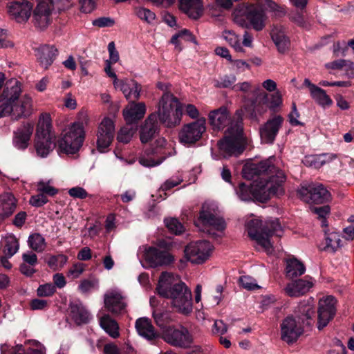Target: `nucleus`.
<instances>
[{
    "label": "nucleus",
    "mask_w": 354,
    "mask_h": 354,
    "mask_svg": "<svg viewBox=\"0 0 354 354\" xmlns=\"http://www.w3.org/2000/svg\"><path fill=\"white\" fill-rule=\"evenodd\" d=\"M208 118L214 130L221 131L227 127L224 138L217 144L221 152L240 154L248 151L249 144L243 136L241 122H232L225 107L210 111Z\"/></svg>",
    "instance_id": "f257e3e1"
},
{
    "label": "nucleus",
    "mask_w": 354,
    "mask_h": 354,
    "mask_svg": "<svg viewBox=\"0 0 354 354\" xmlns=\"http://www.w3.org/2000/svg\"><path fill=\"white\" fill-rule=\"evenodd\" d=\"M5 75L0 72V118L11 115L18 119L30 116L33 111L32 99L22 93L21 83L16 79L3 86Z\"/></svg>",
    "instance_id": "f03ea898"
},
{
    "label": "nucleus",
    "mask_w": 354,
    "mask_h": 354,
    "mask_svg": "<svg viewBox=\"0 0 354 354\" xmlns=\"http://www.w3.org/2000/svg\"><path fill=\"white\" fill-rule=\"evenodd\" d=\"M171 272H162L156 288L158 295L171 299L172 306L180 313L188 315L193 309L191 290Z\"/></svg>",
    "instance_id": "7ed1b4c3"
},
{
    "label": "nucleus",
    "mask_w": 354,
    "mask_h": 354,
    "mask_svg": "<svg viewBox=\"0 0 354 354\" xmlns=\"http://www.w3.org/2000/svg\"><path fill=\"white\" fill-rule=\"evenodd\" d=\"M242 175L245 179L253 180L254 183L264 182V187H272L274 192L279 193V195L285 193V173L268 162H260L257 164L246 162L243 167Z\"/></svg>",
    "instance_id": "20e7f679"
},
{
    "label": "nucleus",
    "mask_w": 354,
    "mask_h": 354,
    "mask_svg": "<svg viewBox=\"0 0 354 354\" xmlns=\"http://www.w3.org/2000/svg\"><path fill=\"white\" fill-rule=\"evenodd\" d=\"M264 6L256 3L241 4L233 12L234 21L243 28L250 26L256 31H261L266 26L268 16Z\"/></svg>",
    "instance_id": "39448f33"
},
{
    "label": "nucleus",
    "mask_w": 354,
    "mask_h": 354,
    "mask_svg": "<svg viewBox=\"0 0 354 354\" xmlns=\"http://www.w3.org/2000/svg\"><path fill=\"white\" fill-rule=\"evenodd\" d=\"M248 233L252 239L269 251L272 248L270 237L282 236L283 230L277 218L267 221L264 224L261 220L252 219L248 223Z\"/></svg>",
    "instance_id": "423d86ee"
},
{
    "label": "nucleus",
    "mask_w": 354,
    "mask_h": 354,
    "mask_svg": "<svg viewBox=\"0 0 354 354\" xmlns=\"http://www.w3.org/2000/svg\"><path fill=\"white\" fill-rule=\"evenodd\" d=\"M183 106L170 92L162 95L155 113L160 122L167 127H174L180 122Z\"/></svg>",
    "instance_id": "0eeeda50"
},
{
    "label": "nucleus",
    "mask_w": 354,
    "mask_h": 354,
    "mask_svg": "<svg viewBox=\"0 0 354 354\" xmlns=\"http://www.w3.org/2000/svg\"><path fill=\"white\" fill-rule=\"evenodd\" d=\"M85 132L83 124L74 122L65 129L58 141L59 153L73 155L79 151L84 140Z\"/></svg>",
    "instance_id": "6e6552de"
},
{
    "label": "nucleus",
    "mask_w": 354,
    "mask_h": 354,
    "mask_svg": "<svg viewBox=\"0 0 354 354\" xmlns=\"http://www.w3.org/2000/svg\"><path fill=\"white\" fill-rule=\"evenodd\" d=\"M263 183H254L248 186L241 183L237 191L239 198L242 201H249L252 199L261 203H266L273 196H280L279 193L274 192L272 187H264Z\"/></svg>",
    "instance_id": "1a4fd4ad"
},
{
    "label": "nucleus",
    "mask_w": 354,
    "mask_h": 354,
    "mask_svg": "<svg viewBox=\"0 0 354 354\" xmlns=\"http://www.w3.org/2000/svg\"><path fill=\"white\" fill-rule=\"evenodd\" d=\"M297 192L299 198L306 203L322 204L331 199L330 193L322 184L302 183Z\"/></svg>",
    "instance_id": "9d476101"
},
{
    "label": "nucleus",
    "mask_w": 354,
    "mask_h": 354,
    "mask_svg": "<svg viewBox=\"0 0 354 354\" xmlns=\"http://www.w3.org/2000/svg\"><path fill=\"white\" fill-rule=\"evenodd\" d=\"M214 249L208 241L200 240L189 243L185 248V256L187 261L194 264H202L210 257Z\"/></svg>",
    "instance_id": "9b49d317"
},
{
    "label": "nucleus",
    "mask_w": 354,
    "mask_h": 354,
    "mask_svg": "<svg viewBox=\"0 0 354 354\" xmlns=\"http://www.w3.org/2000/svg\"><path fill=\"white\" fill-rule=\"evenodd\" d=\"M164 340L170 345L182 348H187L193 344L192 335L183 326L178 328L168 327L162 334Z\"/></svg>",
    "instance_id": "f8f14e48"
},
{
    "label": "nucleus",
    "mask_w": 354,
    "mask_h": 354,
    "mask_svg": "<svg viewBox=\"0 0 354 354\" xmlns=\"http://www.w3.org/2000/svg\"><path fill=\"white\" fill-rule=\"evenodd\" d=\"M206 131V120L201 118L185 124L179 133V140L183 144H194L202 138Z\"/></svg>",
    "instance_id": "ddd939ff"
},
{
    "label": "nucleus",
    "mask_w": 354,
    "mask_h": 354,
    "mask_svg": "<svg viewBox=\"0 0 354 354\" xmlns=\"http://www.w3.org/2000/svg\"><path fill=\"white\" fill-rule=\"evenodd\" d=\"M114 130L113 121L109 118H104L99 125L97 133V147L100 153L108 152L107 149L113 138Z\"/></svg>",
    "instance_id": "4468645a"
},
{
    "label": "nucleus",
    "mask_w": 354,
    "mask_h": 354,
    "mask_svg": "<svg viewBox=\"0 0 354 354\" xmlns=\"http://www.w3.org/2000/svg\"><path fill=\"white\" fill-rule=\"evenodd\" d=\"M336 299L333 296H328L319 301V307L317 310L318 321L317 327L322 330L329 322L333 319L336 313Z\"/></svg>",
    "instance_id": "2eb2a0df"
},
{
    "label": "nucleus",
    "mask_w": 354,
    "mask_h": 354,
    "mask_svg": "<svg viewBox=\"0 0 354 354\" xmlns=\"http://www.w3.org/2000/svg\"><path fill=\"white\" fill-rule=\"evenodd\" d=\"M283 122V118L279 115H274L260 128L259 133L261 140L263 143H272Z\"/></svg>",
    "instance_id": "dca6fc26"
},
{
    "label": "nucleus",
    "mask_w": 354,
    "mask_h": 354,
    "mask_svg": "<svg viewBox=\"0 0 354 354\" xmlns=\"http://www.w3.org/2000/svg\"><path fill=\"white\" fill-rule=\"evenodd\" d=\"M254 95L255 97L251 104L246 108V112L250 118L258 120L259 118L267 111L268 95L257 88L255 90Z\"/></svg>",
    "instance_id": "f3484780"
},
{
    "label": "nucleus",
    "mask_w": 354,
    "mask_h": 354,
    "mask_svg": "<svg viewBox=\"0 0 354 354\" xmlns=\"http://www.w3.org/2000/svg\"><path fill=\"white\" fill-rule=\"evenodd\" d=\"M145 259L152 268L168 266L174 261L169 252L155 247H149L145 250Z\"/></svg>",
    "instance_id": "a211bd4d"
},
{
    "label": "nucleus",
    "mask_w": 354,
    "mask_h": 354,
    "mask_svg": "<svg viewBox=\"0 0 354 354\" xmlns=\"http://www.w3.org/2000/svg\"><path fill=\"white\" fill-rule=\"evenodd\" d=\"M32 5L26 0L10 2L8 6L10 16L18 23L26 22L30 17Z\"/></svg>",
    "instance_id": "6ab92c4d"
},
{
    "label": "nucleus",
    "mask_w": 354,
    "mask_h": 354,
    "mask_svg": "<svg viewBox=\"0 0 354 354\" xmlns=\"http://www.w3.org/2000/svg\"><path fill=\"white\" fill-rule=\"evenodd\" d=\"M120 90L128 100H136L140 97L141 85L133 79H122L114 86Z\"/></svg>",
    "instance_id": "aec40b11"
},
{
    "label": "nucleus",
    "mask_w": 354,
    "mask_h": 354,
    "mask_svg": "<svg viewBox=\"0 0 354 354\" xmlns=\"http://www.w3.org/2000/svg\"><path fill=\"white\" fill-rule=\"evenodd\" d=\"M313 282L310 277L293 280L288 283L284 288L285 293L291 297H297L307 293L313 287Z\"/></svg>",
    "instance_id": "412c9836"
},
{
    "label": "nucleus",
    "mask_w": 354,
    "mask_h": 354,
    "mask_svg": "<svg viewBox=\"0 0 354 354\" xmlns=\"http://www.w3.org/2000/svg\"><path fill=\"white\" fill-rule=\"evenodd\" d=\"M281 339L288 343L295 342L302 333V330L297 326L296 321L291 317H286L281 324Z\"/></svg>",
    "instance_id": "4be33fe9"
},
{
    "label": "nucleus",
    "mask_w": 354,
    "mask_h": 354,
    "mask_svg": "<svg viewBox=\"0 0 354 354\" xmlns=\"http://www.w3.org/2000/svg\"><path fill=\"white\" fill-rule=\"evenodd\" d=\"M147 111L144 102H130L123 109L122 114L127 123L135 124L141 120Z\"/></svg>",
    "instance_id": "5701e85b"
},
{
    "label": "nucleus",
    "mask_w": 354,
    "mask_h": 354,
    "mask_svg": "<svg viewBox=\"0 0 354 354\" xmlns=\"http://www.w3.org/2000/svg\"><path fill=\"white\" fill-rule=\"evenodd\" d=\"M158 130L159 124L156 114L151 113L147 117L140 127V138L141 142L142 143L148 142L158 133Z\"/></svg>",
    "instance_id": "b1692460"
},
{
    "label": "nucleus",
    "mask_w": 354,
    "mask_h": 354,
    "mask_svg": "<svg viewBox=\"0 0 354 354\" xmlns=\"http://www.w3.org/2000/svg\"><path fill=\"white\" fill-rule=\"evenodd\" d=\"M198 221L203 227H212L219 232L224 230L226 227L225 221L222 218L216 216L208 209H205L204 205L200 211Z\"/></svg>",
    "instance_id": "393cba45"
},
{
    "label": "nucleus",
    "mask_w": 354,
    "mask_h": 354,
    "mask_svg": "<svg viewBox=\"0 0 354 354\" xmlns=\"http://www.w3.org/2000/svg\"><path fill=\"white\" fill-rule=\"evenodd\" d=\"M270 35L280 53H285L289 50L290 41L283 26L279 25L274 26L271 30Z\"/></svg>",
    "instance_id": "a878e982"
},
{
    "label": "nucleus",
    "mask_w": 354,
    "mask_h": 354,
    "mask_svg": "<svg viewBox=\"0 0 354 354\" xmlns=\"http://www.w3.org/2000/svg\"><path fill=\"white\" fill-rule=\"evenodd\" d=\"M180 10L189 18L198 19L203 13V4L201 0H178Z\"/></svg>",
    "instance_id": "bb28decb"
},
{
    "label": "nucleus",
    "mask_w": 354,
    "mask_h": 354,
    "mask_svg": "<svg viewBox=\"0 0 354 354\" xmlns=\"http://www.w3.org/2000/svg\"><path fill=\"white\" fill-rule=\"evenodd\" d=\"M57 55V49L54 46L44 45L36 50V57L39 65L47 69L53 62Z\"/></svg>",
    "instance_id": "cd10ccee"
},
{
    "label": "nucleus",
    "mask_w": 354,
    "mask_h": 354,
    "mask_svg": "<svg viewBox=\"0 0 354 354\" xmlns=\"http://www.w3.org/2000/svg\"><path fill=\"white\" fill-rule=\"evenodd\" d=\"M295 316L299 322L304 326H310L313 322L315 310L309 301L300 302L295 310Z\"/></svg>",
    "instance_id": "c85d7f7f"
},
{
    "label": "nucleus",
    "mask_w": 354,
    "mask_h": 354,
    "mask_svg": "<svg viewBox=\"0 0 354 354\" xmlns=\"http://www.w3.org/2000/svg\"><path fill=\"white\" fill-rule=\"evenodd\" d=\"M33 132V127L30 124L24 125L14 132L13 145L19 149H25L28 147L29 141Z\"/></svg>",
    "instance_id": "c756f323"
},
{
    "label": "nucleus",
    "mask_w": 354,
    "mask_h": 354,
    "mask_svg": "<svg viewBox=\"0 0 354 354\" xmlns=\"http://www.w3.org/2000/svg\"><path fill=\"white\" fill-rule=\"evenodd\" d=\"M304 85L308 88L311 97L322 106H329L332 104L333 101L330 97L326 93L325 91L317 86L315 84L306 78L304 81Z\"/></svg>",
    "instance_id": "7c9ffc66"
},
{
    "label": "nucleus",
    "mask_w": 354,
    "mask_h": 354,
    "mask_svg": "<svg viewBox=\"0 0 354 354\" xmlns=\"http://www.w3.org/2000/svg\"><path fill=\"white\" fill-rule=\"evenodd\" d=\"M105 307L113 314L122 313L126 308L122 296L118 292H110L104 296Z\"/></svg>",
    "instance_id": "2f4dec72"
},
{
    "label": "nucleus",
    "mask_w": 354,
    "mask_h": 354,
    "mask_svg": "<svg viewBox=\"0 0 354 354\" xmlns=\"http://www.w3.org/2000/svg\"><path fill=\"white\" fill-rule=\"evenodd\" d=\"M136 328L138 334L149 341H152L159 337L155 331L150 319L146 317L139 318L136 322Z\"/></svg>",
    "instance_id": "473e14b6"
},
{
    "label": "nucleus",
    "mask_w": 354,
    "mask_h": 354,
    "mask_svg": "<svg viewBox=\"0 0 354 354\" xmlns=\"http://www.w3.org/2000/svg\"><path fill=\"white\" fill-rule=\"evenodd\" d=\"M17 207V200L12 194L6 192L0 195V217L3 219L10 216Z\"/></svg>",
    "instance_id": "72a5a7b5"
},
{
    "label": "nucleus",
    "mask_w": 354,
    "mask_h": 354,
    "mask_svg": "<svg viewBox=\"0 0 354 354\" xmlns=\"http://www.w3.org/2000/svg\"><path fill=\"white\" fill-rule=\"evenodd\" d=\"M70 316L77 325L86 324L89 321V313L81 304H71Z\"/></svg>",
    "instance_id": "f704fd0d"
},
{
    "label": "nucleus",
    "mask_w": 354,
    "mask_h": 354,
    "mask_svg": "<svg viewBox=\"0 0 354 354\" xmlns=\"http://www.w3.org/2000/svg\"><path fill=\"white\" fill-rule=\"evenodd\" d=\"M39 138L35 136L34 146L37 155H48L55 147L53 137L44 136Z\"/></svg>",
    "instance_id": "c9c22d12"
},
{
    "label": "nucleus",
    "mask_w": 354,
    "mask_h": 354,
    "mask_svg": "<svg viewBox=\"0 0 354 354\" xmlns=\"http://www.w3.org/2000/svg\"><path fill=\"white\" fill-rule=\"evenodd\" d=\"M52 129V119L48 113H42L39 117L36 127L35 136L39 138H44V136H53L50 133Z\"/></svg>",
    "instance_id": "e433bc0d"
},
{
    "label": "nucleus",
    "mask_w": 354,
    "mask_h": 354,
    "mask_svg": "<svg viewBox=\"0 0 354 354\" xmlns=\"http://www.w3.org/2000/svg\"><path fill=\"white\" fill-rule=\"evenodd\" d=\"M304 265L297 259H289L286 262V276L289 279H293L304 274Z\"/></svg>",
    "instance_id": "4c0bfd02"
},
{
    "label": "nucleus",
    "mask_w": 354,
    "mask_h": 354,
    "mask_svg": "<svg viewBox=\"0 0 354 354\" xmlns=\"http://www.w3.org/2000/svg\"><path fill=\"white\" fill-rule=\"evenodd\" d=\"M100 326L113 338L120 336L119 326L116 321L109 315H105L100 318Z\"/></svg>",
    "instance_id": "58836bf2"
},
{
    "label": "nucleus",
    "mask_w": 354,
    "mask_h": 354,
    "mask_svg": "<svg viewBox=\"0 0 354 354\" xmlns=\"http://www.w3.org/2000/svg\"><path fill=\"white\" fill-rule=\"evenodd\" d=\"M324 232L326 235V245L323 248V250L335 253L339 248L342 246L340 235L339 233L335 232L327 233L326 231L324 230Z\"/></svg>",
    "instance_id": "ea45409f"
},
{
    "label": "nucleus",
    "mask_w": 354,
    "mask_h": 354,
    "mask_svg": "<svg viewBox=\"0 0 354 354\" xmlns=\"http://www.w3.org/2000/svg\"><path fill=\"white\" fill-rule=\"evenodd\" d=\"M137 124L127 123L120 129L118 133L117 139L120 142H129L137 131Z\"/></svg>",
    "instance_id": "a19ab883"
},
{
    "label": "nucleus",
    "mask_w": 354,
    "mask_h": 354,
    "mask_svg": "<svg viewBox=\"0 0 354 354\" xmlns=\"http://www.w3.org/2000/svg\"><path fill=\"white\" fill-rule=\"evenodd\" d=\"M259 6H264L276 17H282L286 15V10L284 6H280L272 0H255Z\"/></svg>",
    "instance_id": "79ce46f5"
},
{
    "label": "nucleus",
    "mask_w": 354,
    "mask_h": 354,
    "mask_svg": "<svg viewBox=\"0 0 354 354\" xmlns=\"http://www.w3.org/2000/svg\"><path fill=\"white\" fill-rule=\"evenodd\" d=\"M223 37L236 52H244L240 37L235 32L232 30H225L223 32Z\"/></svg>",
    "instance_id": "37998d69"
},
{
    "label": "nucleus",
    "mask_w": 354,
    "mask_h": 354,
    "mask_svg": "<svg viewBox=\"0 0 354 354\" xmlns=\"http://www.w3.org/2000/svg\"><path fill=\"white\" fill-rule=\"evenodd\" d=\"M28 243L32 250L37 252H43L46 248L45 239L39 233L30 235Z\"/></svg>",
    "instance_id": "c03bdc74"
},
{
    "label": "nucleus",
    "mask_w": 354,
    "mask_h": 354,
    "mask_svg": "<svg viewBox=\"0 0 354 354\" xmlns=\"http://www.w3.org/2000/svg\"><path fill=\"white\" fill-rule=\"evenodd\" d=\"M183 41H192L196 43L194 37L186 29L174 35L171 39V42L176 46H178Z\"/></svg>",
    "instance_id": "a18cd8bd"
},
{
    "label": "nucleus",
    "mask_w": 354,
    "mask_h": 354,
    "mask_svg": "<svg viewBox=\"0 0 354 354\" xmlns=\"http://www.w3.org/2000/svg\"><path fill=\"white\" fill-rule=\"evenodd\" d=\"M19 247V242L15 236L7 237L3 252L8 257H11L18 251Z\"/></svg>",
    "instance_id": "49530a36"
},
{
    "label": "nucleus",
    "mask_w": 354,
    "mask_h": 354,
    "mask_svg": "<svg viewBox=\"0 0 354 354\" xmlns=\"http://www.w3.org/2000/svg\"><path fill=\"white\" fill-rule=\"evenodd\" d=\"M54 3L50 0H38L37 5L33 11H39L40 15L51 17Z\"/></svg>",
    "instance_id": "de8ad7c7"
},
{
    "label": "nucleus",
    "mask_w": 354,
    "mask_h": 354,
    "mask_svg": "<svg viewBox=\"0 0 354 354\" xmlns=\"http://www.w3.org/2000/svg\"><path fill=\"white\" fill-rule=\"evenodd\" d=\"M165 223L168 230L176 235L180 234L185 231L183 224L175 218L165 219Z\"/></svg>",
    "instance_id": "09e8293b"
},
{
    "label": "nucleus",
    "mask_w": 354,
    "mask_h": 354,
    "mask_svg": "<svg viewBox=\"0 0 354 354\" xmlns=\"http://www.w3.org/2000/svg\"><path fill=\"white\" fill-rule=\"evenodd\" d=\"M52 21L51 17L47 15H40L39 11H33V21L35 26L39 29H45L50 24Z\"/></svg>",
    "instance_id": "8fccbe9b"
},
{
    "label": "nucleus",
    "mask_w": 354,
    "mask_h": 354,
    "mask_svg": "<svg viewBox=\"0 0 354 354\" xmlns=\"http://www.w3.org/2000/svg\"><path fill=\"white\" fill-rule=\"evenodd\" d=\"M67 260L68 257L64 254L51 256L48 260V265L50 268L57 270L58 268H62L67 262Z\"/></svg>",
    "instance_id": "3c124183"
},
{
    "label": "nucleus",
    "mask_w": 354,
    "mask_h": 354,
    "mask_svg": "<svg viewBox=\"0 0 354 354\" xmlns=\"http://www.w3.org/2000/svg\"><path fill=\"white\" fill-rule=\"evenodd\" d=\"M236 81L234 75H224L215 81L214 86L218 88H228L232 86Z\"/></svg>",
    "instance_id": "603ef678"
},
{
    "label": "nucleus",
    "mask_w": 354,
    "mask_h": 354,
    "mask_svg": "<svg viewBox=\"0 0 354 354\" xmlns=\"http://www.w3.org/2000/svg\"><path fill=\"white\" fill-rule=\"evenodd\" d=\"M56 291L55 286L52 283H45L43 285H40L37 290V294L39 297H50L52 296Z\"/></svg>",
    "instance_id": "864d4df0"
},
{
    "label": "nucleus",
    "mask_w": 354,
    "mask_h": 354,
    "mask_svg": "<svg viewBox=\"0 0 354 354\" xmlns=\"http://www.w3.org/2000/svg\"><path fill=\"white\" fill-rule=\"evenodd\" d=\"M136 14L141 20L147 23H151L155 19V14L150 10L145 8H138L136 10Z\"/></svg>",
    "instance_id": "5fc2aeb1"
},
{
    "label": "nucleus",
    "mask_w": 354,
    "mask_h": 354,
    "mask_svg": "<svg viewBox=\"0 0 354 354\" xmlns=\"http://www.w3.org/2000/svg\"><path fill=\"white\" fill-rule=\"evenodd\" d=\"M302 162L307 167L318 169L324 165V161L320 160L318 156H304Z\"/></svg>",
    "instance_id": "6e6d98bb"
},
{
    "label": "nucleus",
    "mask_w": 354,
    "mask_h": 354,
    "mask_svg": "<svg viewBox=\"0 0 354 354\" xmlns=\"http://www.w3.org/2000/svg\"><path fill=\"white\" fill-rule=\"evenodd\" d=\"M283 104V99L281 93L277 91L270 96V106L269 108L271 110L275 111L277 108H279Z\"/></svg>",
    "instance_id": "4d7b16f0"
},
{
    "label": "nucleus",
    "mask_w": 354,
    "mask_h": 354,
    "mask_svg": "<svg viewBox=\"0 0 354 354\" xmlns=\"http://www.w3.org/2000/svg\"><path fill=\"white\" fill-rule=\"evenodd\" d=\"M288 121L292 126L303 125V123L298 120L299 118V113L297 111L295 103H292V110L288 114Z\"/></svg>",
    "instance_id": "13d9d810"
},
{
    "label": "nucleus",
    "mask_w": 354,
    "mask_h": 354,
    "mask_svg": "<svg viewBox=\"0 0 354 354\" xmlns=\"http://www.w3.org/2000/svg\"><path fill=\"white\" fill-rule=\"evenodd\" d=\"M48 201V200L46 195L41 192L40 194L31 196L29 203L31 205L39 207L47 203Z\"/></svg>",
    "instance_id": "bf43d9fd"
},
{
    "label": "nucleus",
    "mask_w": 354,
    "mask_h": 354,
    "mask_svg": "<svg viewBox=\"0 0 354 354\" xmlns=\"http://www.w3.org/2000/svg\"><path fill=\"white\" fill-rule=\"evenodd\" d=\"M163 160L164 158L156 160L152 158V156H138V161L140 164L148 167L158 165L163 161Z\"/></svg>",
    "instance_id": "052dcab7"
},
{
    "label": "nucleus",
    "mask_w": 354,
    "mask_h": 354,
    "mask_svg": "<svg viewBox=\"0 0 354 354\" xmlns=\"http://www.w3.org/2000/svg\"><path fill=\"white\" fill-rule=\"evenodd\" d=\"M241 286L247 290H255L259 286L254 282L253 279L248 276H242L239 279Z\"/></svg>",
    "instance_id": "680f3d73"
},
{
    "label": "nucleus",
    "mask_w": 354,
    "mask_h": 354,
    "mask_svg": "<svg viewBox=\"0 0 354 354\" xmlns=\"http://www.w3.org/2000/svg\"><path fill=\"white\" fill-rule=\"evenodd\" d=\"M183 181L180 178L173 179L169 178L160 187L159 192H165L167 191L170 190L171 188L180 185Z\"/></svg>",
    "instance_id": "e2e57ef3"
},
{
    "label": "nucleus",
    "mask_w": 354,
    "mask_h": 354,
    "mask_svg": "<svg viewBox=\"0 0 354 354\" xmlns=\"http://www.w3.org/2000/svg\"><path fill=\"white\" fill-rule=\"evenodd\" d=\"M68 194L73 198L84 199L88 196L86 191L81 187H75L69 189Z\"/></svg>",
    "instance_id": "0e129e2a"
},
{
    "label": "nucleus",
    "mask_w": 354,
    "mask_h": 354,
    "mask_svg": "<svg viewBox=\"0 0 354 354\" xmlns=\"http://www.w3.org/2000/svg\"><path fill=\"white\" fill-rule=\"evenodd\" d=\"M38 191L44 195L46 194L51 196H55L58 192V190L56 188L49 185H46L44 182H39L38 183Z\"/></svg>",
    "instance_id": "69168bd1"
},
{
    "label": "nucleus",
    "mask_w": 354,
    "mask_h": 354,
    "mask_svg": "<svg viewBox=\"0 0 354 354\" xmlns=\"http://www.w3.org/2000/svg\"><path fill=\"white\" fill-rule=\"evenodd\" d=\"M81 10L86 13L92 12L95 7V0H79Z\"/></svg>",
    "instance_id": "338daca9"
},
{
    "label": "nucleus",
    "mask_w": 354,
    "mask_h": 354,
    "mask_svg": "<svg viewBox=\"0 0 354 354\" xmlns=\"http://www.w3.org/2000/svg\"><path fill=\"white\" fill-rule=\"evenodd\" d=\"M30 306L32 310H44L48 306V301L44 299H34L30 301Z\"/></svg>",
    "instance_id": "774afa93"
}]
</instances>
